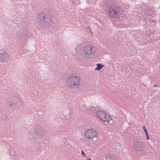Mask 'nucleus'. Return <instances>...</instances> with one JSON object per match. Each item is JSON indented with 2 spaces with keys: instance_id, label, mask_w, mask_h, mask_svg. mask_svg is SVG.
Instances as JSON below:
<instances>
[{
  "instance_id": "f257e3e1",
  "label": "nucleus",
  "mask_w": 160,
  "mask_h": 160,
  "mask_svg": "<svg viewBox=\"0 0 160 160\" xmlns=\"http://www.w3.org/2000/svg\"><path fill=\"white\" fill-rule=\"evenodd\" d=\"M80 82L79 77L73 75L69 76L66 80V84L69 88L79 86Z\"/></svg>"
},
{
  "instance_id": "7ed1b4c3",
  "label": "nucleus",
  "mask_w": 160,
  "mask_h": 160,
  "mask_svg": "<svg viewBox=\"0 0 160 160\" xmlns=\"http://www.w3.org/2000/svg\"><path fill=\"white\" fill-rule=\"evenodd\" d=\"M96 51V48L91 45H87L84 48L85 53L89 55L94 54Z\"/></svg>"
},
{
  "instance_id": "39448f33",
  "label": "nucleus",
  "mask_w": 160,
  "mask_h": 160,
  "mask_svg": "<svg viewBox=\"0 0 160 160\" xmlns=\"http://www.w3.org/2000/svg\"><path fill=\"white\" fill-rule=\"evenodd\" d=\"M133 148L137 152H142L143 150L144 145L142 142L137 141L134 142Z\"/></svg>"
},
{
  "instance_id": "f8f14e48",
  "label": "nucleus",
  "mask_w": 160,
  "mask_h": 160,
  "mask_svg": "<svg viewBox=\"0 0 160 160\" xmlns=\"http://www.w3.org/2000/svg\"><path fill=\"white\" fill-rule=\"evenodd\" d=\"M104 115L103 117L104 118L102 119V121L104 122H108L111 119V117L106 113V115Z\"/></svg>"
},
{
  "instance_id": "ddd939ff",
  "label": "nucleus",
  "mask_w": 160,
  "mask_h": 160,
  "mask_svg": "<svg viewBox=\"0 0 160 160\" xmlns=\"http://www.w3.org/2000/svg\"><path fill=\"white\" fill-rule=\"evenodd\" d=\"M97 67L95 68V70H100L103 67V65L100 63H98L97 64Z\"/></svg>"
},
{
  "instance_id": "dca6fc26",
  "label": "nucleus",
  "mask_w": 160,
  "mask_h": 160,
  "mask_svg": "<svg viewBox=\"0 0 160 160\" xmlns=\"http://www.w3.org/2000/svg\"><path fill=\"white\" fill-rule=\"evenodd\" d=\"M9 104H10V105H9V106H13V105H15L14 103H10Z\"/></svg>"
},
{
  "instance_id": "9d476101",
  "label": "nucleus",
  "mask_w": 160,
  "mask_h": 160,
  "mask_svg": "<svg viewBox=\"0 0 160 160\" xmlns=\"http://www.w3.org/2000/svg\"><path fill=\"white\" fill-rule=\"evenodd\" d=\"M106 160H116V157L114 154L107 153L106 155Z\"/></svg>"
},
{
  "instance_id": "6e6552de",
  "label": "nucleus",
  "mask_w": 160,
  "mask_h": 160,
  "mask_svg": "<svg viewBox=\"0 0 160 160\" xmlns=\"http://www.w3.org/2000/svg\"><path fill=\"white\" fill-rule=\"evenodd\" d=\"M44 22L50 25H51L55 23V22L51 17V14L48 13L47 18H46Z\"/></svg>"
},
{
  "instance_id": "0eeeda50",
  "label": "nucleus",
  "mask_w": 160,
  "mask_h": 160,
  "mask_svg": "<svg viewBox=\"0 0 160 160\" xmlns=\"http://www.w3.org/2000/svg\"><path fill=\"white\" fill-rule=\"evenodd\" d=\"M48 13H45V12H39L38 14V19L41 21L44 22L46 18H47Z\"/></svg>"
},
{
  "instance_id": "1a4fd4ad",
  "label": "nucleus",
  "mask_w": 160,
  "mask_h": 160,
  "mask_svg": "<svg viewBox=\"0 0 160 160\" xmlns=\"http://www.w3.org/2000/svg\"><path fill=\"white\" fill-rule=\"evenodd\" d=\"M96 114L98 118L102 121V119L104 118L103 117L104 115H106V112L102 111H98L96 112Z\"/></svg>"
},
{
  "instance_id": "423d86ee",
  "label": "nucleus",
  "mask_w": 160,
  "mask_h": 160,
  "mask_svg": "<svg viewBox=\"0 0 160 160\" xmlns=\"http://www.w3.org/2000/svg\"><path fill=\"white\" fill-rule=\"evenodd\" d=\"M9 54L7 52H4L0 53V62H4L8 61L9 59Z\"/></svg>"
},
{
  "instance_id": "9b49d317",
  "label": "nucleus",
  "mask_w": 160,
  "mask_h": 160,
  "mask_svg": "<svg viewBox=\"0 0 160 160\" xmlns=\"http://www.w3.org/2000/svg\"><path fill=\"white\" fill-rule=\"evenodd\" d=\"M34 132L35 135L38 136H41L44 134V132L42 130L37 128L34 129Z\"/></svg>"
},
{
  "instance_id": "f3484780",
  "label": "nucleus",
  "mask_w": 160,
  "mask_h": 160,
  "mask_svg": "<svg viewBox=\"0 0 160 160\" xmlns=\"http://www.w3.org/2000/svg\"><path fill=\"white\" fill-rule=\"evenodd\" d=\"M146 135L147 136V139L148 140L149 139V137L148 135V134L147 135Z\"/></svg>"
},
{
  "instance_id": "2eb2a0df",
  "label": "nucleus",
  "mask_w": 160,
  "mask_h": 160,
  "mask_svg": "<svg viewBox=\"0 0 160 160\" xmlns=\"http://www.w3.org/2000/svg\"><path fill=\"white\" fill-rule=\"evenodd\" d=\"M81 153H82V155L83 156H85V153H84V152L82 151L81 152Z\"/></svg>"
},
{
  "instance_id": "a211bd4d",
  "label": "nucleus",
  "mask_w": 160,
  "mask_h": 160,
  "mask_svg": "<svg viewBox=\"0 0 160 160\" xmlns=\"http://www.w3.org/2000/svg\"><path fill=\"white\" fill-rule=\"evenodd\" d=\"M157 86H158V85H157V84H155L154 85V87H156Z\"/></svg>"
},
{
  "instance_id": "4468645a",
  "label": "nucleus",
  "mask_w": 160,
  "mask_h": 160,
  "mask_svg": "<svg viewBox=\"0 0 160 160\" xmlns=\"http://www.w3.org/2000/svg\"><path fill=\"white\" fill-rule=\"evenodd\" d=\"M142 128L145 133L146 135L148 134V132H147V130H146V128L145 126L144 125L143 126Z\"/></svg>"
},
{
  "instance_id": "20e7f679",
  "label": "nucleus",
  "mask_w": 160,
  "mask_h": 160,
  "mask_svg": "<svg viewBox=\"0 0 160 160\" xmlns=\"http://www.w3.org/2000/svg\"><path fill=\"white\" fill-rule=\"evenodd\" d=\"M97 134L96 131L92 129H88L84 132L85 136L88 139H92L96 136Z\"/></svg>"
},
{
  "instance_id": "f03ea898",
  "label": "nucleus",
  "mask_w": 160,
  "mask_h": 160,
  "mask_svg": "<svg viewBox=\"0 0 160 160\" xmlns=\"http://www.w3.org/2000/svg\"><path fill=\"white\" fill-rule=\"evenodd\" d=\"M109 16L114 18H118L122 10L120 7L115 5H112L108 8Z\"/></svg>"
},
{
  "instance_id": "6ab92c4d",
  "label": "nucleus",
  "mask_w": 160,
  "mask_h": 160,
  "mask_svg": "<svg viewBox=\"0 0 160 160\" xmlns=\"http://www.w3.org/2000/svg\"><path fill=\"white\" fill-rule=\"evenodd\" d=\"M87 160H91V159L90 158H88Z\"/></svg>"
}]
</instances>
